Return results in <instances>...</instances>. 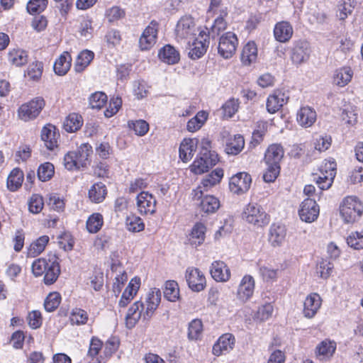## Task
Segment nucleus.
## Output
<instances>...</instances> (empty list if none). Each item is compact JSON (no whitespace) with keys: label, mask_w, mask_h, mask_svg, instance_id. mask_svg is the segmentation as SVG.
I'll return each instance as SVG.
<instances>
[{"label":"nucleus","mask_w":363,"mask_h":363,"mask_svg":"<svg viewBox=\"0 0 363 363\" xmlns=\"http://www.w3.org/2000/svg\"><path fill=\"white\" fill-rule=\"evenodd\" d=\"M161 300V291L159 289H150L145 298V304L142 301L135 302L125 316L126 326L128 328H133L138 321L142 318L148 320L157 308Z\"/></svg>","instance_id":"f257e3e1"},{"label":"nucleus","mask_w":363,"mask_h":363,"mask_svg":"<svg viewBox=\"0 0 363 363\" xmlns=\"http://www.w3.org/2000/svg\"><path fill=\"white\" fill-rule=\"evenodd\" d=\"M51 267L50 272H48L43 281L45 284L50 285L55 283L60 274V267L58 262V258L55 255H49L47 257L36 259L32 264V272L36 277H41L45 274V269L49 266Z\"/></svg>","instance_id":"f03ea898"},{"label":"nucleus","mask_w":363,"mask_h":363,"mask_svg":"<svg viewBox=\"0 0 363 363\" xmlns=\"http://www.w3.org/2000/svg\"><path fill=\"white\" fill-rule=\"evenodd\" d=\"M92 147L89 143L82 144L76 150L67 153L64 157V165L68 170L85 167L90 163Z\"/></svg>","instance_id":"7ed1b4c3"},{"label":"nucleus","mask_w":363,"mask_h":363,"mask_svg":"<svg viewBox=\"0 0 363 363\" xmlns=\"http://www.w3.org/2000/svg\"><path fill=\"white\" fill-rule=\"evenodd\" d=\"M340 215L347 223L358 220L363 213V203L354 196L345 197L340 206Z\"/></svg>","instance_id":"20e7f679"},{"label":"nucleus","mask_w":363,"mask_h":363,"mask_svg":"<svg viewBox=\"0 0 363 363\" xmlns=\"http://www.w3.org/2000/svg\"><path fill=\"white\" fill-rule=\"evenodd\" d=\"M202 27H197L196 21L191 15H184L177 21L175 27V39L178 43L187 40L194 36Z\"/></svg>","instance_id":"39448f33"},{"label":"nucleus","mask_w":363,"mask_h":363,"mask_svg":"<svg viewBox=\"0 0 363 363\" xmlns=\"http://www.w3.org/2000/svg\"><path fill=\"white\" fill-rule=\"evenodd\" d=\"M242 218L247 223L262 227L268 225L270 218L262 206L256 203H250L245 206L242 213Z\"/></svg>","instance_id":"423d86ee"},{"label":"nucleus","mask_w":363,"mask_h":363,"mask_svg":"<svg viewBox=\"0 0 363 363\" xmlns=\"http://www.w3.org/2000/svg\"><path fill=\"white\" fill-rule=\"evenodd\" d=\"M160 23L153 19L143 30L138 40V48L141 51L150 50L157 42Z\"/></svg>","instance_id":"0eeeda50"},{"label":"nucleus","mask_w":363,"mask_h":363,"mask_svg":"<svg viewBox=\"0 0 363 363\" xmlns=\"http://www.w3.org/2000/svg\"><path fill=\"white\" fill-rule=\"evenodd\" d=\"M210 44V33L206 27L199 30L198 36L190 45L189 56L192 60H198L207 52Z\"/></svg>","instance_id":"6e6552de"},{"label":"nucleus","mask_w":363,"mask_h":363,"mask_svg":"<svg viewBox=\"0 0 363 363\" xmlns=\"http://www.w3.org/2000/svg\"><path fill=\"white\" fill-rule=\"evenodd\" d=\"M239 43L235 33L225 32L219 38L218 52L224 59L231 58L235 53Z\"/></svg>","instance_id":"1a4fd4ad"},{"label":"nucleus","mask_w":363,"mask_h":363,"mask_svg":"<svg viewBox=\"0 0 363 363\" xmlns=\"http://www.w3.org/2000/svg\"><path fill=\"white\" fill-rule=\"evenodd\" d=\"M44 106V99L41 97H36L19 107L18 118L23 121L33 120L39 115Z\"/></svg>","instance_id":"9d476101"},{"label":"nucleus","mask_w":363,"mask_h":363,"mask_svg":"<svg viewBox=\"0 0 363 363\" xmlns=\"http://www.w3.org/2000/svg\"><path fill=\"white\" fill-rule=\"evenodd\" d=\"M220 138L228 155H237L244 148L245 140L240 134L231 135L228 131L223 130L220 133Z\"/></svg>","instance_id":"9b49d317"},{"label":"nucleus","mask_w":363,"mask_h":363,"mask_svg":"<svg viewBox=\"0 0 363 363\" xmlns=\"http://www.w3.org/2000/svg\"><path fill=\"white\" fill-rule=\"evenodd\" d=\"M223 177V170L220 168H216L210 174L205 176L202 179L201 184L194 190V199L200 200L203 191H207L209 188L216 185L220 182Z\"/></svg>","instance_id":"f8f14e48"},{"label":"nucleus","mask_w":363,"mask_h":363,"mask_svg":"<svg viewBox=\"0 0 363 363\" xmlns=\"http://www.w3.org/2000/svg\"><path fill=\"white\" fill-rule=\"evenodd\" d=\"M298 215L301 220L306 223L315 221L319 215V206L314 199H306L300 205Z\"/></svg>","instance_id":"ddd939ff"},{"label":"nucleus","mask_w":363,"mask_h":363,"mask_svg":"<svg viewBox=\"0 0 363 363\" xmlns=\"http://www.w3.org/2000/svg\"><path fill=\"white\" fill-rule=\"evenodd\" d=\"M251 177L246 172H240L233 176L229 182V188L231 192L240 194L246 192L250 187Z\"/></svg>","instance_id":"4468645a"},{"label":"nucleus","mask_w":363,"mask_h":363,"mask_svg":"<svg viewBox=\"0 0 363 363\" xmlns=\"http://www.w3.org/2000/svg\"><path fill=\"white\" fill-rule=\"evenodd\" d=\"M136 205L140 214H153L156 211L157 201L148 191H141L136 198Z\"/></svg>","instance_id":"2eb2a0df"},{"label":"nucleus","mask_w":363,"mask_h":363,"mask_svg":"<svg viewBox=\"0 0 363 363\" xmlns=\"http://www.w3.org/2000/svg\"><path fill=\"white\" fill-rule=\"evenodd\" d=\"M240 60L242 66L250 67L258 60V47L254 40H249L242 48Z\"/></svg>","instance_id":"dca6fc26"},{"label":"nucleus","mask_w":363,"mask_h":363,"mask_svg":"<svg viewBox=\"0 0 363 363\" xmlns=\"http://www.w3.org/2000/svg\"><path fill=\"white\" fill-rule=\"evenodd\" d=\"M189 287L194 291L199 292L205 288L206 278L197 268L189 267L185 275Z\"/></svg>","instance_id":"f3484780"},{"label":"nucleus","mask_w":363,"mask_h":363,"mask_svg":"<svg viewBox=\"0 0 363 363\" xmlns=\"http://www.w3.org/2000/svg\"><path fill=\"white\" fill-rule=\"evenodd\" d=\"M218 155L213 153L211 156L201 155L193 162L191 171L196 174H201L208 172V169L216 165L218 162Z\"/></svg>","instance_id":"a211bd4d"},{"label":"nucleus","mask_w":363,"mask_h":363,"mask_svg":"<svg viewBox=\"0 0 363 363\" xmlns=\"http://www.w3.org/2000/svg\"><path fill=\"white\" fill-rule=\"evenodd\" d=\"M273 34L277 41L286 43L291 39L294 35V28L289 21H279L274 27Z\"/></svg>","instance_id":"6ab92c4d"},{"label":"nucleus","mask_w":363,"mask_h":363,"mask_svg":"<svg viewBox=\"0 0 363 363\" xmlns=\"http://www.w3.org/2000/svg\"><path fill=\"white\" fill-rule=\"evenodd\" d=\"M157 57L164 64L174 65L180 61V53L173 45L166 44L159 49Z\"/></svg>","instance_id":"aec40b11"},{"label":"nucleus","mask_w":363,"mask_h":363,"mask_svg":"<svg viewBox=\"0 0 363 363\" xmlns=\"http://www.w3.org/2000/svg\"><path fill=\"white\" fill-rule=\"evenodd\" d=\"M210 273L216 281L225 282L230 277V270L223 261H214L211 266Z\"/></svg>","instance_id":"412c9836"},{"label":"nucleus","mask_w":363,"mask_h":363,"mask_svg":"<svg viewBox=\"0 0 363 363\" xmlns=\"http://www.w3.org/2000/svg\"><path fill=\"white\" fill-rule=\"evenodd\" d=\"M255 290V280L250 275H245L242 279L237 292L238 298L242 301H247L252 296Z\"/></svg>","instance_id":"4be33fe9"},{"label":"nucleus","mask_w":363,"mask_h":363,"mask_svg":"<svg viewBox=\"0 0 363 363\" xmlns=\"http://www.w3.org/2000/svg\"><path fill=\"white\" fill-rule=\"evenodd\" d=\"M235 344V337L230 333H225L220 336L213 347V353L220 356L230 351Z\"/></svg>","instance_id":"5701e85b"},{"label":"nucleus","mask_w":363,"mask_h":363,"mask_svg":"<svg viewBox=\"0 0 363 363\" xmlns=\"http://www.w3.org/2000/svg\"><path fill=\"white\" fill-rule=\"evenodd\" d=\"M309 57V45L307 41H298L295 43L291 55L294 64L298 65L306 61Z\"/></svg>","instance_id":"b1692460"},{"label":"nucleus","mask_w":363,"mask_h":363,"mask_svg":"<svg viewBox=\"0 0 363 363\" xmlns=\"http://www.w3.org/2000/svg\"><path fill=\"white\" fill-rule=\"evenodd\" d=\"M286 229L284 225L272 224L269 231V242L272 246H281L285 240Z\"/></svg>","instance_id":"393cba45"},{"label":"nucleus","mask_w":363,"mask_h":363,"mask_svg":"<svg viewBox=\"0 0 363 363\" xmlns=\"http://www.w3.org/2000/svg\"><path fill=\"white\" fill-rule=\"evenodd\" d=\"M72 62L71 54L67 51L63 52L54 63V72L59 76L65 75L71 68Z\"/></svg>","instance_id":"a878e982"},{"label":"nucleus","mask_w":363,"mask_h":363,"mask_svg":"<svg viewBox=\"0 0 363 363\" xmlns=\"http://www.w3.org/2000/svg\"><path fill=\"white\" fill-rule=\"evenodd\" d=\"M94 52L85 49L82 50L76 57L74 64V70L77 73L83 72L91 64L94 58Z\"/></svg>","instance_id":"bb28decb"},{"label":"nucleus","mask_w":363,"mask_h":363,"mask_svg":"<svg viewBox=\"0 0 363 363\" xmlns=\"http://www.w3.org/2000/svg\"><path fill=\"white\" fill-rule=\"evenodd\" d=\"M289 99L286 92H274L269 96L267 101V109L270 113L278 111Z\"/></svg>","instance_id":"cd10ccee"},{"label":"nucleus","mask_w":363,"mask_h":363,"mask_svg":"<svg viewBox=\"0 0 363 363\" xmlns=\"http://www.w3.org/2000/svg\"><path fill=\"white\" fill-rule=\"evenodd\" d=\"M199 140L196 138H185L180 144L179 157L183 162L189 161L196 150Z\"/></svg>","instance_id":"c85d7f7f"},{"label":"nucleus","mask_w":363,"mask_h":363,"mask_svg":"<svg viewBox=\"0 0 363 363\" xmlns=\"http://www.w3.org/2000/svg\"><path fill=\"white\" fill-rule=\"evenodd\" d=\"M316 112L313 108L306 106H303L297 113V122L303 127H311L316 121Z\"/></svg>","instance_id":"c756f323"},{"label":"nucleus","mask_w":363,"mask_h":363,"mask_svg":"<svg viewBox=\"0 0 363 363\" xmlns=\"http://www.w3.org/2000/svg\"><path fill=\"white\" fill-rule=\"evenodd\" d=\"M321 306V298L318 294H311L308 296L303 304V314L305 317L313 318Z\"/></svg>","instance_id":"7c9ffc66"},{"label":"nucleus","mask_w":363,"mask_h":363,"mask_svg":"<svg viewBox=\"0 0 363 363\" xmlns=\"http://www.w3.org/2000/svg\"><path fill=\"white\" fill-rule=\"evenodd\" d=\"M54 125L48 124L41 130V139L48 149L52 150L57 146L59 134L56 133Z\"/></svg>","instance_id":"2f4dec72"},{"label":"nucleus","mask_w":363,"mask_h":363,"mask_svg":"<svg viewBox=\"0 0 363 363\" xmlns=\"http://www.w3.org/2000/svg\"><path fill=\"white\" fill-rule=\"evenodd\" d=\"M336 346L335 341L330 340H323L316 347V355L320 360H328L334 354Z\"/></svg>","instance_id":"473e14b6"},{"label":"nucleus","mask_w":363,"mask_h":363,"mask_svg":"<svg viewBox=\"0 0 363 363\" xmlns=\"http://www.w3.org/2000/svg\"><path fill=\"white\" fill-rule=\"evenodd\" d=\"M140 285V278L135 277L130 280L119 301L118 304L121 307H125L128 303L133 298L134 296L136 294L138 290L139 289Z\"/></svg>","instance_id":"72a5a7b5"},{"label":"nucleus","mask_w":363,"mask_h":363,"mask_svg":"<svg viewBox=\"0 0 363 363\" xmlns=\"http://www.w3.org/2000/svg\"><path fill=\"white\" fill-rule=\"evenodd\" d=\"M283 157V147L280 145L273 144L267 148L264 155V161L266 164L279 165Z\"/></svg>","instance_id":"f704fd0d"},{"label":"nucleus","mask_w":363,"mask_h":363,"mask_svg":"<svg viewBox=\"0 0 363 363\" xmlns=\"http://www.w3.org/2000/svg\"><path fill=\"white\" fill-rule=\"evenodd\" d=\"M9 62L16 67H22L28 61V52L21 48H12L8 52Z\"/></svg>","instance_id":"c9c22d12"},{"label":"nucleus","mask_w":363,"mask_h":363,"mask_svg":"<svg viewBox=\"0 0 363 363\" xmlns=\"http://www.w3.org/2000/svg\"><path fill=\"white\" fill-rule=\"evenodd\" d=\"M353 77V71L350 67H342L335 70L333 81L340 87L346 86Z\"/></svg>","instance_id":"e433bc0d"},{"label":"nucleus","mask_w":363,"mask_h":363,"mask_svg":"<svg viewBox=\"0 0 363 363\" xmlns=\"http://www.w3.org/2000/svg\"><path fill=\"white\" fill-rule=\"evenodd\" d=\"M83 123L84 121L81 115L72 113L65 118L63 128L67 133H74L82 128Z\"/></svg>","instance_id":"4c0bfd02"},{"label":"nucleus","mask_w":363,"mask_h":363,"mask_svg":"<svg viewBox=\"0 0 363 363\" xmlns=\"http://www.w3.org/2000/svg\"><path fill=\"white\" fill-rule=\"evenodd\" d=\"M23 172L19 168H14L7 179V187L11 191H16L22 185Z\"/></svg>","instance_id":"58836bf2"},{"label":"nucleus","mask_w":363,"mask_h":363,"mask_svg":"<svg viewBox=\"0 0 363 363\" xmlns=\"http://www.w3.org/2000/svg\"><path fill=\"white\" fill-rule=\"evenodd\" d=\"M50 238L48 235H42L32 242L28 250V256L35 257L43 252L48 243Z\"/></svg>","instance_id":"ea45409f"},{"label":"nucleus","mask_w":363,"mask_h":363,"mask_svg":"<svg viewBox=\"0 0 363 363\" xmlns=\"http://www.w3.org/2000/svg\"><path fill=\"white\" fill-rule=\"evenodd\" d=\"M201 199L200 206L201 210L207 213H213L216 212L220 207L219 200L211 195H206L200 199Z\"/></svg>","instance_id":"a19ab883"},{"label":"nucleus","mask_w":363,"mask_h":363,"mask_svg":"<svg viewBox=\"0 0 363 363\" xmlns=\"http://www.w3.org/2000/svg\"><path fill=\"white\" fill-rule=\"evenodd\" d=\"M43 72V63L40 61H34L28 65L25 75L29 80L38 82L41 79Z\"/></svg>","instance_id":"79ce46f5"},{"label":"nucleus","mask_w":363,"mask_h":363,"mask_svg":"<svg viewBox=\"0 0 363 363\" xmlns=\"http://www.w3.org/2000/svg\"><path fill=\"white\" fill-rule=\"evenodd\" d=\"M106 195V188L102 182L94 184L89 191V197L94 203H101Z\"/></svg>","instance_id":"37998d69"},{"label":"nucleus","mask_w":363,"mask_h":363,"mask_svg":"<svg viewBox=\"0 0 363 363\" xmlns=\"http://www.w3.org/2000/svg\"><path fill=\"white\" fill-rule=\"evenodd\" d=\"M206 227L203 224L199 223H196L192 228L189 240L191 245L196 247L200 245L205 239Z\"/></svg>","instance_id":"c03bdc74"},{"label":"nucleus","mask_w":363,"mask_h":363,"mask_svg":"<svg viewBox=\"0 0 363 363\" xmlns=\"http://www.w3.org/2000/svg\"><path fill=\"white\" fill-rule=\"evenodd\" d=\"M320 169H323V172L328 174V177H325V186H331L336 174V163L335 161L325 160Z\"/></svg>","instance_id":"a18cd8bd"},{"label":"nucleus","mask_w":363,"mask_h":363,"mask_svg":"<svg viewBox=\"0 0 363 363\" xmlns=\"http://www.w3.org/2000/svg\"><path fill=\"white\" fill-rule=\"evenodd\" d=\"M354 7V0H340L337 5V16L340 20H345L350 15Z\"/></svg>","instance_id":"49530a36"},{"label":"nucleus","mask_w":363,"mask_h":363,"mask_svg":"<svg viewBox=\"0 0 363 363\" xmlns=\"http://www.w3.org/2000/svg\"><path fill=\"white\" fill-rule=\"evenodd\" d=\"M104 224V218L101 214L95 213L91 215L86 221V228L91 233H97Z\"/></svg>","instance_id":"de8ad7c7"},{"label":"nucleus","mask_w":363,"mask_h":363,"mask_svg":"<svg viewBox=\"0 0 363 363\" xmlns=\"http://www.w3.org/2000/svg\"><path fill=\"white\" fill-rule=\"evenodd\" d=\"M164 296L169 301H176L179 296L178 284L175 281H167L165 283Z\"/></svg>","instance_id":"09e8293b"},{"label":"nucleus","mask_w":363,"mask_h":363,"mask_svg":"<svg viewBox=\"0 0 363 363\" xmlns=\"http://www.w3.org/2000/svg\"><path fill=\"white\" fill-rule=\"evenodd\" d=\"M48 4V0H29L26 10L30 15H36L43 12Z\"/></svg>","instance_id":"8fccbe9b"},{"label":"nucleus","mask_w":363,"mask_h":363,"mask_svg":"<svg viewBox=\"0 0 363 363\" xmlns=\"http://www.w3.org/2000/svg\"><path fill=\"white\" fill-rule=\"evenodd\" d=\"M203 332V324L201 320L194 319L189 324L188 338L191 340H196L200 338Z\"/></svg>","instance_id":"3c124183"},{"label":"nucleus","mask_w":363,"mask_h":363,"mask_svg":"<svg viewBox=\"0 0 363 363\" xmlns=\"http://www.w3.org/2000/svg\"><path fill=\"white\" fill-rule=\"evenodd\" d=\"M125 225L128 230L133 233L140 232L145 228V224L142 219L135 215L128 216L125 220Z\"/></svg>","instance_id":"603ef678"},{"label":"nucleus","mask_w":363,"mask_h":363,"mask_svg":"<svg viewBox=\"0 0 363 363\" xmlns=\"http://www.w3.org/2000/svg\"><path fill=\"white\" fill-rule=\"evenodd\" d=\"M55 172L54 166L50 162H45L40 164L38 169V179L42 182L48 181L52 178Z\"/></svg>","instance_id":"864d4df0"},{"label":"nucleus","mask_w":363,"mask_h":363,"mask_svg":"<svg viewBox=\"0 0 363 363\" xmlns=\"http://www.w3.org/2000/svg\"><path fill=\"white\" fill-rule=\"evenodd\" d=\"M108 97L105 92H93L89 97V104L92 108H101L107 102Z\"/></svg>","instance_id":"5fc2aeb1"},{"label":"nucleus","mask_w":363,"mask_h":363,"mask_svg":"<svg viewBox=\"0 0 363 363\" xmlns=\"http://www.w3.org/2000/svg\"><path fill=\"white\" fill-rule=\"evenodd\" d=\"M61 301V296L57 292L50 293L47 298H45L44 303L45 309L48 312H52L55 311L58 306L60 305Z\"/></svg>","instance_id":"6e6d98bb"},{"label":"nucleus","mask_w":363,"mask_h":363,"mask_svg":"<svg viewBox=\"0 0 363 363\" xmlns=\"http://www.w3.org/2000/svg\"><path fill=\"white\" fill-rule=\"evenodd\" d=\"M125 16V11L120 6H113L105 11V16L109 22L117 21L123 18Z\"/></svg>","instance_id":"4d7b16f0"},{"label":"nucleus","mask_w":363,"mask_h":363,"mask_svg":"<svg viewBox=\"0 0 363 363\" xmlns=\"http://www.w3.org/2000/svg\"><path fill=\"white\" fill-rule=\"evenodd\" d=\"M128 127L133 129L135 133L139 136L145 135L149 130V124L144 120L129 121Z\"/></svg>","instance_id":"13d9d810"},{"label":"nucleus","mask_w":363,"mask_h":363,"mask_svg":"<svg viewBox=\"0 0 363 363\" xmlns=\"http://www.w3.org/2000/svg\"><path fill=\"white\" fill-rule=\"evenodd\" d=\"M348 245L355 250L363 249V232H352L347 238Z\"/></svg>","instance_id":"bf43d9fd"},{"label":"nucleus","mask_w":363,"mask_h":363,"mask_svg":"<svg viewBox=\"0 0 363 363\" xmlns=\"http://www.w3.org/2000/svg\"><path fill=\"white\" fill-rule=\"evenodd\" d=\"M332 138L330 135H318L314 139V147L319 152L327 150L331 145Z\"/></svg>","instance_id":"052dcab7"},{"label":"nucleus","mask_w":363,"mask_h":363,"mask_svg":"<svg viewBox=\"0 0 363 363\" xmlns=\"http://www.w3.org/2000/svg\"><path fill=\"white\" fill-rule=\"evenodd\" d=\"M44 206L43 199L39 194H33L28 202V209L32 213H39Z\"/></svg>","instance_id":"680f3d73"},{"label":"nucleus","mask_w":363,"mask_h":363,"mask_svg":"<svg viewBox=\"0 0 363 363\" xmlns=\"http://www.w3.org/2000/svg\"><path fill=\"white\" fill-rule=\"evenodd\" d=\"M266 171L263 174L265 182L270 183L275 181L279 174L280 166L277 164H266Z\"/></svg>","instance_id":"e2e57ef3"},{"label":"nucleus","mask_w":363,"mask_h":363,"mask_svg":"<svg viewBox=\"0 0 363 363\" xmlns=\"http://www.w3.org/2000/svg\"><path fill=\"white\" fill-rule=\"evenodd\" d=\"M273 306L270 303H267L259 307L255 314V319L264 321L268 320L273 313Z\"/></svg>","instance_id":"0e129e2a"},{"label":"nucleus","mask_w":363,"mask_h":363,"mask_svg":"<svg viewBox=\"0 0 363 363\" xmlns=\"http://www.w3.org/2000/svg\"><path fill=\"white\" fill-rule=\"evenodd\" d=\"M70 320L72 324H85L88 320L87 313L81 308H75L72 312Z\"/></svg>","instance_id":"69168bd1"},{"label":"nucleus","mask_w":363,"mask_h":363,"mask_svg":"<svg viewBox=\"0 0 363 363\" xmlns=\"http://www.w3.org/2000/svg\"><path fill=\"white\" fill-rule=\"evenodd\" d=\"M333 267V263L326 259H323L318 264L317 273L320 274V277L328 279L330 276Z\"/></svg>","instance_id":"338daca9"},{"label":"nucleus","mask_w":363,"mask_h":363,"mask_svg":"<svg viewBox=\"0 0 363 363\" xmlns=\"http://www.w3.org/2000/svg\"><path fill=\"white\" fill-rule=\"evenodd\" d=\"M341 118L347 125H353L357 121V113L352 107H348L343 109Z\"/></svg>","instance_id":"774afa93"}]
</instances>
